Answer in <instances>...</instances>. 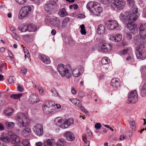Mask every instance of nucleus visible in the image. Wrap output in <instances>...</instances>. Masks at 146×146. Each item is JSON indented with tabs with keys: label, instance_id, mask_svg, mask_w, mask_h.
Instances as JSON below:
<instances>
[{
	"label": "nucleus",
	"instance_id": "nucleus-1",
	"mask_svg": "<svg viewBox=\"0 0 146 146\" xmlns=\"http://www.w3.org/2000/svg\"><path fill=\"white\" fill-rule=\"evenodd\" d=\"M87 7L92 15L97 16H100L103 10L99 3L92 1L88 3Z\"/></svg>",
	"mask_w": 146,
	"mask_h": 146
},
{
	"label": "nucleus",
	"instance_id": "nucleus-2",
	"mask_svg": "<svg viewBox=\"0 0 146 146\" xmlns=\"http://www.w3.org/2000/svg\"><path fill=\"white\" fill-rule=\"evenodd\" d=\"M140 35L135 36V42L136 45L143 44L145 42L146 37V23L141 24L139 27Z\"/></svg>",
	"mask_w": 146,
	"mask_h": 146
},
{
	"label": "nucleus",
	"instance_id": "nucleus-3",
	"mask_svg": "<svg viewBox=\"0 0 146 146\" xmlns=\"http://www.w3.org/2000/svg\"><path fill=\"white\" fill-rule=\"evenodd\" d=\"M57 69L58 72L62 77H65L68 79L71 76V67L69 65H59L57 66Z\"/></svg>",
	"mask_w": 146,
	"mask_h": 146
},
{
	"label": "nucleus",
	"instance_id": "nucleus-4",
	"mask_svg": "<svg viewBox=\"0 0 146 146\" xmlns=\"http://www.w3.org/2000/svg\"><path fill=\"white\" fill-rule=\"evenodd\" d=\"M15 119L17 124L20 127H25L30 123L29 119L24 113H20L15 117Z\"/></svg>",
	"mask_w": 146,
	"mask_h": 146
},
{
	"label": "nucleus",
	"instance_id": "nucleus-5",
	"mask_svg": "<svg viewBox=\"0 0 146 146\" xmlns=\"http://www.w3.org/2000/svg\"><path fill=\"white\" fill-rule=\"evenodd\" d=\"M138 16L130 12H126L124 15L121 14L119 17L120 20L124 22L126 20H128V22H134L136 21Z\"/></svg>",
	"mask_w": 146,
	"mask_h": 146
},
{
	"label": "nucleus",
	"instance_id": "nucleus-6",
	"mask_svg": "<svg viewBox=\"0 0 146 146\" xmlns=\"http://www.w3.org/2000/svg\"><path fill=\"white\" fill-rule=\"evenodd\" d=\"M109 4L111 6L114 7L119 10L123 9L126 5L125 0H110Z\"/></svg>",
	"mask_w": 146,
	"mask_h": 146
},
{
	"label": "nucleus",
	"instance_id": "nucleus-7",
	"mask_svg": "<svg viewBox=\"0 0 146 146\" xmlns=\"http://www.w3.org/2000/svg\"><path fill=\"white\" fill-rule=\"evenodd\" d=\"M42 109L45 114H49L54 112L55 109V106L53 102H50L43 105Z\"/></svg>",
	"mask_w": 146,
	"mask_h": 146
},
{
	"label": "nucleus",
	"instance_id": "nucleus-8",
	"mask_svg": "<svg viewBox=\"0 0 146 146\" xmlns=\"http://www.w3.org/2000/svg\"><path fill=\"white\" fill-rule=\"evenodd\" d=\"M137 45H138L137 47L136 48V52L137 58L142 60L145 59L146 58V50L143 51L144 47V44Z\"/></svg>",
	"mask_w": 146,
	"mask_h": 146
},
{
	"label": "nucleus",
	"instance_id": "nucleus-9",
	"mask_svg": "<svg viewBox=\"0 0 146 146\" xmlns=\"http://www.w3.org/2000/svg\"><path fill=\"white\" fill-rule=\"evenodd\" d=\"M31 10V8L29 6L23 7L20 11L19 18L20 19H22L24 18L27 17L29 15Z\"/></svg>",
	"mask_w": 146,
	"mask_h": 146
},
{
	"label": "nucleus",
	"instance_id": "nucleus-10",
	"mask_svg": "<svg viewBox=\"0 0 146 146\" xmlns=\"http://www.w3.org/2000/svg\"><path fill=\"white\" fill-rule=\"evenodd\" d=\"M138 94L136 90L131 91L128 94L127 102L128 103H134L138 100Z\"/></svg>",
	"mask_w": 146,
	"mask_h": 146
},
{
	"label": "nucleus",
	"instance_id": "nucleus-11",
	"mask_svg": "<svg viewBox=\"0 0 146 146\" xmlns=\"http://www.w3.org/2000/svg\"><path fill=\"white\" fill-rule=\"evenodd\" d=\"M87 134L84 133L82 135V139L84 142V146H89L90 141L88 140L91 139L92 135V134L90 129H87Z\"/></svg>",
	"mask_w": 146,
	"mask_h": 146
},
{
	"label": "nucleus",
	"instance_id": "nucleus-12",
	"mask_svg": "<svg viewBox=\"0 0 146 146\" xmlns=\"http://www.w3.org/2000/svg\"><path fill=\"white\" fill-rule=\"evenodd\" d=\"M33 130L37 136H42L43 133V126L40 123H37L33 127Z\"/></svg>",
	"mask_w": 146,
	"mask_h": 146
},
{
	"label": "nucleus",
	"instance_id": "nucleus-13",
	"mask_svg": "<svg viewBox=\"0 0 146 146\" xmlns=\"http://www.w3.org/2000/svg\"><path fill=\"white\" fill-rule=\"evenodd\" d=\"M112 45L110 44L104 43L102 44L101 47L99 48L98 50L102 52H108L111 50Z\"/></svg>",
	"mask_w": 146,
	"mask_h": 146
},
{
	"label": "nucleus",
	"instance_id": "nucleus-14",
	"mask_svg": "<svg viewBox=\"0 0 146 146\" xmlns=\"http://www.w3.org/2000/svg\"><path fill=\"white\" fill-rule=\"evenodd\" d=\"M137 24L134 22H128L126 25V28L132 33H136L138 31Z\"/></svg>",
	"mask_w": 146,
	"mask_h": 146
},
{
	"label": "nucleus",
	"instance_id": "nucleus-15",
	"mask_svg": "<svg viewBox=\"0 0 146 146\" xmlns=\"http://www.w3.org/2000/svg\"><path fill=\"white\" fill-rule=\"evenodd\" d=\"M119 26L116 20L108 21L107 27L108 29L112 30L117 28Z\"/></svg>",
	"mask_w": 146,
	"mask_h": 146
},
{
	"label": "nucleus",
	"instance_id": "nucleus-16",
	"mask_svg": "<svg viewBox=\"0 0 146 146\" xmlns=\"http://www.w3.org/2000/svg\"><path fill=\"white\" fill-rule=\"evenodd\" d=\"M64 122V119H63L60 117H57L54 120L55 124L63 129H65Z\"/></svg>",
	"mask_w": 146,
	"mask_h": 146
},
{
	"label": "nucleus",
	"instance_id": "nucleus-17",
	"mask_svg": "<svg viewBox=\"0 0 146 146\" xmlns=\"http://www.w3.org/2000/svg\"><path fill=\"white\" fill-rule=\"evenodd\" d=\"M40 101L38 96L36 94H32L29 97L28 102L30 104H34Z\"/></svg>",
	"mask_w": 146,
	"mask_h": 146
},
{
	"label": "nucleus",
	"instance_id": "nucleus-18",
	"mask_svg": "<svg viewBox=\"0 0 146 146\" xmlns=\"http://www.w3.org/2000/svg\"><path fill=\"white\" fill-rule=\"evenodd\" d=\"M58 0H49V3L48 4L45 6V9L47 11H50L53 8V6L56 5Z\"/></svg>",
	"mask_w": 146,
	"mask_h": 146
},
{
	"label": "nucleus",
	"instance_id": "nucleus-19",
	"mask_svg": "<svg viewBox=\"0 0 146 146\" xmlns=\"http://www.w3.org/2000/svg\"><path fill=\"white\" fill-rule=\"evenodd\" d=\"M50 22L51 24L57 27L58 29L61 28L60 20L57 17H55L54 18L51 19Z\"/></svg>",
	"mask_w": 146,
	"mask_h": 146
},
{
	"label": "nucleus",
	"instance_id": "nucleus-20",
	"mask_svg": "<svg viewBox=\"0 0 146 146\" xmlns=\"http://www.w3.org/2000/svg\"><path fill=\"white\" fill-rule=\"evenodd\" d=\"M63 136L69 141H72L75 139L74 135L71 131H66L64 134Z\"/></svg>",
	"mask_w": 146,
	"mask_h": 146
},
{
	"label": "nucleus",
	"instance_id": "nucleus-21",
	"mask_svg": "<svg viewBox=\"0 0 146 146\" xmlns=\"http://www.w3.org/2000/svg\"><path fill=\"white\" fill-rule=\"evenodd\" d=\"M122 38V35L120 34H113L110 36V39L115 42L120 41Z\"/></svg>",
	"mask_w": 146,
	"mask_h": 146
},
{
	"label": "nucleus",
	"instance_id": "nucleus-22",
	"mask_svg": "<svg viewBox=\"0 0 146 146\" xmlns=\"http://www.w3.org/2000/svg\"><path fill=\"white\" fill-rule=\"evenodd\" d=\"M83 70V68L81 66L76 68L72 71V74L75 77H79L81 75Z\"/></svg>",
	"mask_w": 146,
	"mask_h": 146
},
{
	"label": "nucleus",
	"instance_id": "nucleus-23",
	"mask_svg": "<svg viewBox=\"0 0 146 146\" xmlns=\"http://www.w3.org/2000/svg\"><path fill=\"white\" fill-rule=\"evenodd\" d=\"M38 58L44 63L45 64H49L50 62L49 58L44 54H40Z\"/></svg>",
	"mask_w": 146,
	"mask_h": 146
},
{
	"label": "nucleus",
	"instance_id": "nucleus-24",
	"mask_svg": "<svg viewBox=\"0 0 146 146\" xmlns=\"http://www.w3.org/2000/svg\"><path fill=\"white\" fill-rule=\"evenodd\" d=\"M111 84L113 87L118 88L120 86V82L118 78H113L111 80Z\"/></svg>",
	"mask_w": 146,
	"mask_h": 146
},
{
	"label": "nucleus",
	"instance_id": "nucleus-25",
	"mask_svg": "<svg viewBox=\"0 0 146 146\" xmlns=\"http://www.w3.org/2000/svg\"><path fill=\"white\" fill-rule=\"evenodd\" d=\"M55 143L54 139H46L44 142V146H53Z\"/></svg>",
	"mask_w": 146,
	"mask_h": 146
},
{
	"label": "nucleus",
	"instance_id": "nucleus-26",
	"mask_svg": "<svg viewBox=\"0 0 146 146\" xmlns=\"http://www.w3.org/2000/svg\"><path fill=\"white\" fill-rule=\"evenodd\" d=\"M64 127L65 129L68 128L74 123V120L72 118H68L67 119H64Z\"/></svg>",
	"mask_w": 146,
	"mask_h": 146
},
{
	"label": "nucleus",
	"instance_id": "nucleus-27",
	"mask_svg": "<svg viewBox=\"0 0 146 146\" xmlns=\"http://www.w3.org/2000/svg\"><path fill=\"white\" fill-rule=\"evenodd\" d=\"M10 142L13 144H18L20 142L19 138L16 135L10 137Z\"/></svg>",
	"mask_w": 146,
	"mask_h": 146
},
{
	"label": "nucleus",
	"instance_id": "nucleus-28",
	"mask_svg": "<svg viewBox=\"0 0 146 146\" xmlns=\"http://www.w3.org/2000/svg\"><path fill=\"white\" fill-rule=\"evenodd\" d=\"M70 20V18L68 17H66L62 22L61 27L62 29H64L67 26L68 23Z\"/></svg>",
	"mask_w": 146,
	"mask_h": 146
},
{
	"label": "nucleus",
	"instance_id": "nucleus-29",
	"mask_svg": "<svg viewBox=\"0 0 146 146\" xmlns=\"http://www.w3.org/2000/svg\"><path fill=\"white\" fill-rule=\"evenodd\" d=\"M0 140L6 143L9 142L10 138L4 133H2L0 136Z\"/></svg>",
	"mask_w": 146,
	"mask_h": 146
},
{
	"label": "nucleus",
	"instance_id": "nucleus-30",
	"mask_svg": "<svg viewBox=\"0 0 146 146\" xmlns=\"http://www.w3.org/2000/svg\"><path fill=\"white\" fill-rule=\"evenodd\" d=\"M105 28L104 26L103 25H100L98 27L97 29V33L99 35L103 34L104 33Z\"/></svg>",
	"mask_w": 146,
	"mask_h": 146
},
{
	"label": "nucleus",
	"instance_id": "nucleus-31",
	"mask_svg": "<svg viewBox=\"0 0 146 146\" xmlns=\"http://www.w3.org/2000/svg\"><path fill=\"white\" fill-rule=\"evenodd\" d=\"M27 25L28 31L29 32H35L36 31V26L35 24H29Z\"/></svg>",
	"mask_w": 146,
	"mask_h": 146
},
{
	"label": "nucleus",
	"instance_id": "nucleus-32",
	"mask_svg": "<svg viewBox=\"0 0 146 146\" xmlns=\"http://www.w3.org/2000/svg\"><path fill=\"white\" fill-rule=\"evenodd\" d=\"M140 95L142 97L146 96V83L142 86Z\"/></svg>",
	"mask_w": 146,
	"mask_h": 146
},
{
	"label": "nucleus",
	"instance_id": "nucleus-33",
	"mask_svg": "<svg viewBox=\"0 0 146 146\" xmlns=\"http://www.w3.org/2000/svg\"><path fill=\"white\" fill-rule=\"evenodd\" d=\"M13 112V109L12 108H10L4 110L3 112L5 115L8 116H9L11 115Z\"/></svg>",
	"mask_w": 146,
	"mask_h": 146
},
{
	"label": "nucleus",
	"instance_id": "nucleus-34",
	"mask_svg": "<svg viewBox=\"0 0 146 146\" xmlns=\"http://www.w3.org/2000/svg\"><path fill=\"white\" fill-rule=\"evenodd\" d=\"M58 14L60 17H62L67 15V13L65 8L60 9L58 12Z\"/></svg>",
	"mask_w": 146,
	"mask_h": 146
},
{
	"label": "nucleus",
	"instance_id": "nucleus-35",
	"mask_svg": "<svg viewBox=\"0 0 146 146\" xmlns=\"http://www.w3.org/2000/svg\"><path fill=\"white\" fill-rule=\"evenodd\" d=\"M65 142L64 139L63 138L60 139L56 142V146H64Z\"/></svg>",
	"mask_w": 146,
	"mask_h": 146
},
{
	"label": "nucleus",
	"instance_id": "nucleus-36",
	"mask_svg": "<svg viewBox=\"0 0 146 146\" xmlns=\"http://www.w3.org/2000/svg\"><path fill=\"white\" fill-rule=\"evenodd\" d=\"M19 29L22 32H25L28 31V25H22L19 27Z\"/></svg>",
	"mask_w": 146,
	"mask_h": 146
},
{
	"label": "nucleus",
	"instance_id": "nucleus-37",
	"mask_svg": "<svg viewBox=\"0 0 146 146\" xmlns=\"http://www.w3.org/2000/svg\"><path fill=\"white\" fill-rule=\"evenodd\" d=\"M23 95L22 93L12 94L10 96V97L13 99H17L21 98Z\"/></svg>",
	"mask_w": 146,
	"mask_h": 146
},
{
	"label": "nucleus",
	"instance_id": "nucleus-38",
	"mask_svg": "<svg viewBox=\"0 0 146 146\" xmlns=\"http://www.w3.org/2000/svg\"><path fill=\"white\" fill-rule=\"evenodd\" d=\"M131 7V10L133 13H132L138 15V8L137 6L135 5Z\"/></svg>",
	"mask_w": 146,
	"mask_h": 146
},
{
	"label": "nucleus",
	"instance_id": "nucleus-39",
	"mask_svg": "<svg viewBox=\"0 0 146 146\" xmlns=\"http://www.w3.org/2000/svg\"><path fill=\"white\" fill-rule=\"evenodd\" d=\"M110 61L109 58L107 57H105L102 58V60L101 62L102 64H107L109 63Z\"/></svg>",
	"mask_w": 146,
	"mask_h": 146
},
{
	"label": "nucleus",
	"instance_id": "nucleus-40",
	"mask_svg": "<svg viewBox=\"0 0 146 146\" xmlns=\"http://www.w3.org/2000/svg\"><path fill=\"white\" fill-rule=\"evenodd\" d=\"M5 125L9 129L13 128L15 126V123L12 122H9L6 121L5 122Z\"/></svg>",
	"mask_w": 146,
	"mask_h": 146
},
{
	"label": "nucleus",
	"instance_id": "nucleus-41",
	"mask_svg": "<svg viewBox=\"0 0 146 146\" xmlns=\"http://www.w3.org/2000/svg\"><path fill=\"white\" fill-rule=\"evenodd\" d=\"M31 36L29 35H26L23 36L22 38L26 41H28L30 40Z\"/></svg>",
	"mask_w": 146,
	"mask_h": 146
},
{
	"label": "nucleus",
	"instance_id": "nucleus-42",
	"mask_svg": "<svg viewBox=\"0 0 146 146\" xmlns=\"http://www.w3.org/2000/svg\"><path fill=\"white\" fill-rule=\"evenodd\" d=\"M81 28L80 33L82 35H85L86 34V32L85 30V28L84 25H82L80 26Z\"/></svg>",
	"mask_w": 146,
	"mask_h": 146
},
{
	"label": "nucleus",
	"instance_id": "nucleus-43",
	"mask_svg": "<svg viewBox=\"0 0 146 146\" xmlns=\"http://www.w3.org/2000/svg\"><path fill=\"white\" fill-rule=\"evenodd\" d=\"M15 80V78L13 76L9 77L8 79V81L10 84H12L14 82Z\"/></svg>",
	"mask_w": 146,
	"mask_h": 146
},
{
	"label": "nucleus",
	"instance_id": "nucleus-44",
	"mask_svg": "<svg viewBox=\"0 0 146 146\" xmlns=\"http://www.w3.org/2000/svg\"><path fill=\"white\" fill-rule=\"evenodd\" d=\"M22 144L24 146H30L29 141L27 139L24 140L22 142Z\"/></svg>",
	"mask_w": 146,
	"mask_h": 146
},
{
	"label": "nucleus",
	"instance_id": "nucleus-45",
	"mask_svg": "<svg viewBox=\"0 0 146 146\" xmlns=\"http://www.w3.org/2000/svg\"><path fill=\"white\" fill-rule=\"evenodd\" d=\"M31 129L29 127H26L25 128V129L23 131L22 133L24 135V133L25 132L27 133H29L31 132Z\"/></svg>",
	"mask_w": 146,
	"mask_h": 146
},
{
	"label": "nucleus",
	"instance_id": "nucleus-46",
	"mask_svg": "<svg viewBox=\"0 0 146 146\" xmlns=\"http://www.w3.org/2000/svg\"><path fill=\"white\" fill-rule=\"evenodd\" d=\"M128 5L130 7L135 5V2L133 0H127Z\"/></svg>",
	"mask_w": 146,
	"mask_h": 146
},
{
	"label": "nucleus",
	"instance_id": "nucleus-47",
	"mask_svg": "<svg viewBox=\"0 0 146 146\" xmlns=\"http://www.w3.org/2000/svg\"><path fill=\"white\" fill-rule=\"evenodd\" d=\"M25 48H24V52L25 54V58H26V57H27L28 58H29L30 57V54L29 53L28 50H25Z\"/></svg>",
	"mask_w": 146,
	"mask_h": 146
},
{
	"label": "nucleus",
	"instance_id": "nucleus-48",
	"mask_svg": "<svg viewBox=\"0 0 146 146\" xmlns=\"http://www.w3.org/2000/svg\"><path fill=\"white\" fill-rule=\"evenodd\" d=\"M38 89L39 92V94L41 95H43L44 94V91L43 88L40 86L38 87Z\"/></svg>",
	"mask_w": 146,
	"mask_h": 146
},
{
	"label": "nucleus",
	"instance_id": "nucleus-49",
	"mask_svg": "<svg viewBox=\"0 0 146 146\" xmlns=\"http://www.w3.org/2000/svg\"><path fill=\"white\" fill-rule=\"evenodd\" d=\"M70 101L74 104H76V102L80 103V101L78 99L76 98H73L70 100Z\"/></svg>",
	"mask_w": 146,
	"mask_h": 146
},
{
	"label": "nucleus",
	"instance_id": "nucleus-50",
	"mask_svg": "<svg viewBox=\"0 0 146 146\" xmlns=\"http://www.w3.org/2000/svg\"><path fill=\"white\" fill-rule=\"evenodd\" d=\"M51 92L52 93V95L55 96H57L58 94V92L54 88H53L51 90Z\"/></svg>",
	"mask_w": 146,
	"mask_h": 146
},
{
	"label": "nucleus",
	"instance_id": "nucleus-51",
	"mask_svg": "<svg viewBox=\"0 0 146 146\" xmlns=\"http://www.w3.org/2000/svg\"><path fill=\"white\" fill-rule=\"evenodd\" d=\"M126 37L127 40H129L132 38V36L131 35L130 33L126 32Z\"/></svg>",
	"mask_w": 146,
	"mask_h": 146
},
{
	"label": "nucleus",
	"instance_id": "nucleus-52",
	"mask_svg": "<svg viewBox=\"0 0 146 146\" xmlns=\"http://www.w3.org/2000/svg\"><path fill=\"white\" fill-rule=\"evenodd\" d=\"M131 127L133 130H135V125L134 122L132 121L130 123Z\"/></svg>",
	"mask_w": 146,
	"mask_h": 146
},
{
	"label": "nucleus",
	"instance_id": "nucleus-53",
	"mask_svg": "<svg viewBox=\"0 0 146 146\" xmlns=\"http://www.w3.org/2000/svg\"><path fill=\"white\" fill-rule=\"evenodd\" d=\"M102 127L101 124L100 123H96L94 127L96 130H99Z\"/></svg>",
	"mask_w": 146,
	"mask_h": 146
},
{
	"label": "nucleus",
	"instance_id": "nucleus-54",
	"mask_svg": "<svg viewBox=\"0 0 146 146\" xmlns=\"http://www.w3.org/2000/svg\"><path fill=\"white\" fill-rule=\"evenodd\" d=\"M78 6L76 4H74L72 5H70L69 6V8L70 9H76L78 8Z\"/></svg>",
	"mask_w": 146,
	"mask_h": 146
},
{
	"label": "nucleus",
	"instance_id": "nucleus-55",
	"mask_svg": "<svg viewBox=\"0 0 146 146\" xmlns=\"http://www.w3.org/2000/svg\"><path fill=\"white\" fill-rule=\"evenodd\" d=\"M17 90L19 91L20 92H22L24 90L23 87L21 86L19 84L17 85Z\"/></svg>",
	"mask_w": 146,
	"mask_h": 146
},
{
	"label": "nucleus",
	"instance_id": "nucleus-56",
	"mask_svg": "<svg viewBox=\"0 0 146 146\" xmlns=\"http://www.w3.org/2000/svg\"><path fill=\"white\" fill-rule=\"evenodd\" d=\"M17 3L20 4H23L26 1V0H15Z\"/></svg>",
	"mask_w": 146,
	"mask_h": 146
},
{
	"label": "nucleus",
	"instance_id": "nucleus-57",
	"mask_svg": "<svg viewBox=\"0 0 146 146\" xmlns=\"http://www.w3.org/2000/svg\"><path fill=\"white\" fill-rule=\"evenodd\" d=\"M21 72L24 75H25L27 72V69L22 68L21 69Z\"/></svg>",
	"mask_w": 146,
	"mask_h": 146
},
{
	"label": "nucleus",
	"instance_id": "nucleus-58",
	"mask_svg": "<svg viewBox=\"0 0 146 146\" xmlns=\"http://www.w3.org/2000/svg\"><path fill=\"white\" fill-rule=\"evenodd\" d=\"M99 1L104 4H107L108 3L109 4V2H110V0H99Z\"/></svg>",
	"mask_w": 146,
	"mask_h": 146
},
{
	"label": "nucleus",
	"instance_id": "nucleus-59",
	"mask_svg": "<svg viewBox=\"0 0 146 146\" xmlns=\"http://www.w3.org/2000/svg\"><path fill=\"white\" fill-rule=\"evenodd\" d=\"M74 105L76 107L80 108L82 107V104L81 102L80 101V103H76V104H75Z\"/></svg>",
	"mask_w": 146,
	"mask_h": 146
},
{
	"label": "nucleus",
	"instance_id": "nucleus-60",
	"mask_svg": "<svg viewBox=\"0 0 146 146\" xmlns=\"http://www.w3.org/2000/svg\"><path fill=\"white\" fill-rule=\"evenodd\" d=\"M78 96L80 98H82L84 97V94L83 92L81 91L78 93Z\"/></svg>",
	"mask_w": 146,
	"mask_h": 146
},
{
	"label": "nucleus",
	"instance_id": "nucleus-61",
	"mask_svg": "<svg viewBox=\"0 0 146 146\" xmlns=\"http://www.w3.org/2000/svg\"><path fill=\"white\" fill-rule=\"evenodd\" d=\"M133 135L131 131H127L126 133V136L130 137L132 136Z\"/></svg>",
	"mask_w": 146,
	"mask_h": 146
},
{
	"label": "nucleus",
	"instance_id": "nucleus-62",
	"mask_svg": "<svg viewBox=\"0 0 146 146\" xmlns=\"http://www.w3.org/2000/svg\"><path fill=\"white\" fill-rule=\"evenodd\" d=\"M80 109L81 110H82L86 114H88V112L84 108L82 107V106L81 107H80Z\"/></svg>",
	"mask_w": 146,
	"mask_h": 146
},
{
	"label": "nucleus",
	"instance_id": "nucleus-63",
	"mask_svg": "<svg viewBox=\"0 0 146 146\" xmlns=\"http://www.w3.org/2000/svg\"><path fill=\"white\" fill-rule=\"evenodd\" d=\"M12 36L16 40L18 38V35L15 33H13L12 34Z\"/></svg>",
	"mask_w": 146,
	"mask_h": 146
},
{
	"label": "nucleus",
	"instance_id": "nucleus-64",
	"mask_svg": "<svg viewBox=\"0 0 146 146\" xmlns=\"http://www.w3.org/2000/svg\"><path fill=\"white\" fill-rule=\"evenodd\" d=\"M8 134L10 137H13L14 135H16L14 133L11 131H9L8 133Z\"/></svg>",
	"mask_w": 146,
	"mask_h": 146
}]
</instances>
